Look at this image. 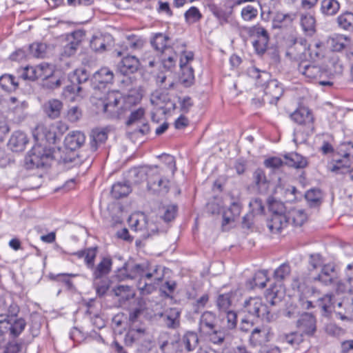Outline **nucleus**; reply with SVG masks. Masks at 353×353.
I'll return each mask as SVG.
<instances>
[{"label": "nucleus", "instance_id": "nucleus-31", "mask_svg": "<svg viewBox=\"0 0 353 353\" xmlns=\"http://www.w3.org/2000/svg\"><path fill=\"white\" fill-rule=\"evenodd\" d=\"M253 183L260 193H266L268 188L270 181L268 180L265 173L261 168L256 169L252 174Z\"/></svg>", "mask_w": 353, "mask_h": 353}, {"label": "nucleus", "instance_id": "nucleus-13", "mask_svg": "<svg viewBox=\"0 0 353 353\" xmlns=\"http://www.w3.org/2000/svg\"><path fill=\"white\" fill-rule=\"evenodd\" d=\"M329 48L333 52H341L346 50L347 57L353 56V48L351 47V39L342 34H333L327 40Z\"/></svg>", "mask_w": 353, "mask_h": 353}, {"label": "nucleus", "instance_id": "nucleus-50", "mask_svg": "<svg viewBox=\"0 0 353 353\" xmlns=\"http://www.w3.org/2000/svg\"><path fill=\"white\" fill-rule=\"evenodd\" d=\"M184 17L187 23L192 24L198 22L202 18L203 15L196 7L192 6L185 12Z\"/></svg>", "mask_w": 353, "mask_h": 353}, {"label": "nucleus", "instance_id": "nucleus-16", "mask_svg": "<svg viewBox=\"0 0 353 353\" xmlns=\"http://www.w3.org/2000/svg\"><path fill=\"white\" fill-rule=\"evenodd\" d=\"M121 99V97L118 92H112L108 94V102L103 104V111L109 117L119 118L123 113Z\"/></svg>", "mask_w": 353, "mask_h": 353}, {"label": "nucleus", "instance_id": "nucleus-3", "mask_svg": "<svg viewBox=\"0 0 353 353\" xmlns=\"http://www.w3.org/2000/svg\"><path fill=\"white\" fill-rule=\"evenodd\" d=\"M283 203L272 201L269 203L270 217L267 219V227L272 234H279L289 225V218L284 212Z\"/></svg>", "mask_w": 353, "mask_h": 353}, {"label": "nucleus", "instance_id": "nucleus-58", "mask_svg": "<svg viewBox=\"0 0 353 353\" xmlns=\"http://www.w3.org/2000/svg\"><path fill=\"white\" fill-rule=\"evenodd\" d=\"M74 78L79 84L77 88V92H80L82 90H83V87L81 86L80 85L87 82L89 79V74L87 73V71L85 69L77 70L74 72Z\"/></svg>", "mask_w": 353, "mask_h": 353}, {"label": "nucleus", "instance_id": "nucleus-23", "mask_svg": "<svg viewBox=\"0 0 353 353\" xmlns=\"http://www.w3.org/2000/svg\"><path fill=\"white\" fill-rule=\"evenodd\" d=\"M335 313L341 320H353V300L344 299L336 304Z\"/></svg>", "mask_w": 353, "mask_h": 353}, {"label": "nucleus", "instance_id": "nucleus-11", "mask_svg": "<svg viewBox=\"0 0 353 353\" xmlns=\"http://www.w3.org/2000/svg\"><path fill=\"white\" fill-rule=\"evenodd\" d=\"M26 322L23 318L11 316L8 319L0 314V335L9 333L11 336H18L25 329Z\"/></svg>", "mask_w": 353, "mask_h": 353}, {"label": "nucleus", "instance_id": "nucleus-21", "mask_svg": "<svg viewBox=\"0 0 353 353\" xmlns=\"http://www.w3.org/2000/svg\"><path fill=\"white\" fill-rule=\"evenodd\" d=\"M63 108V104L62 101L57 99H49L42 105L44 114L50 119L59 118Z\"/></svg>", "mask_w": 353, "mask_h": 353}, {"label": "nucleus", "instance_id": "nucleus-36", "mask_svg": "<svg viewBox=\"0 0 353 353\" xmlns=\"http://www.w3.org/2000/svg\"><path fill=\"white\" fill-rule=\"evenodd\" d=\"M329 170L336 174H350L353 169L350 168V162L348 158L335 160L334 163L329 167Z\"/></svg>", "mask_w": 353, "mask_h": 353}, {"label": "nucleus", "instance_id": "nucleus-20", "mask_svg": "<svg viewBox=\"0 0 353 353\" xmlns=\"http://www.w3.org/2000/svg\"><path fill=\"white\" fill-rule=\"evenodd\" d=\"M310 278L304 274L299 275L293 278L291 288L299 293V296H307L311 292L310 288Z\"/></svg>", "mask_w": 353, "mask_h": 353}, {"label": "nucleus", "instance_id": "nucleus-52", "mask_svg": "<svg viewBox=\"0 0 353 353\" xmlns=\"http://www.w3.org/2000/svg\"><path fill=\"white\" fill-rule=\"evenodd\" d=\"M18 82L15 81V77L11 74H3L0 77V85L6 90H10L12 89H16L18 87Z\"/></svg>", "mask_w": 353, "mask_h": 353}, {"label": "nucleus", "instance_id": "nucleus-63", "mask_svg": "<svg viewBox=\"0 0 353 353\" xmlns=\"http://www.w3.org/2000/svg\"><path fill=\"white\" fill-rule=\"evenodd\" d=\"M284 339L287 343L290 344L292 347L299 345L303 340V334L296 332L286 334Z\"/></svg>", "mask_w": 353, "mask_h": 353}, {"label": "nucleus", "instance_id": "nucleus-38", "mask_svg": "<svg viewBox=\"0 0 353 353\" xmlns=\"http://www.w3.org/2000/svg\"><path fill=\"white\" fill-rule=\"evenodd\" d=\"M112 291L116 296L119 297L120 302H125L135 296L134 290L128 285H117Z\"/></svg>", "mask_w": 353, "mask_h": 353}, {"label": "nucleus", "instance_id": "nucleus-12", "mask_svg": "<svg viewBox=\"0 0 353 353\" xmlns=\"http://www.w3.org/2000/svg\"><path fill=\"white\" fill-rule=\"evenodd\" d=\"M271 14H272V28L274 29L281 28L283 26H287L291 24L293 21L296 19L297 17V14L296 12H272L270 10H269L267 13L262 10L261 16L263 20L269 21L271 18Z\"/></svg>", "mask_w": 353, "mask_h": 353}, {"label": "nucleus", "instance_id": "nucleus-6", "mask_svg": "<svg viewBox=\"0 0 353 353\" xmlns=\"http://www.w3.org/2000/svg\"><path fill=\"white\" fill-rule=\"evenodd\" d=\"M157 272V269L154 268L152 272H150V267L148 263H143L141 264H134L131 267L130 272L125 276L127 278L133 279L137 276H140L141 279L138 283V288L142 294H150L154 289V285L150 283H148L143 279H150L154 273Z\"/></svg>", "mask_w": 353, "mask_h": 353}, {"label": "nucleus", "instance_id": "nucleus-48", "mask_svg": "<svg viewBox=\"0 0 353 353\" xmlns=\"http://www.w3.org/2000/svg\"><path fill=\"white\" fill-rule=\"evenodd\" d=\"M289 218V223L290 221L294 226H301L307 220V215L302 210H294L287 214Z\"/></svg>", "mask_w": 353, "mask_h": 353}, {"label": "nucleus", "instance_id": "nucleus-4", "mask_svg": "<svg viewBox=\"0 0 353 353\" xmlns=\"http://www.w3.org/2000/svg\"><path fill=\"white\" fill-rule=\"evenodd\" d=\"M269 77L270 75L268 72H262L256 77V83L259 86L264 87L263 101L264 103L268 102L270 104H274L276 103L282 96L283 88L281 84L276 79H270L265 83Z\"/></svg>", "mask_w": 353, "mask_h": 353}, {"label": "nucleus", "instance_id": "nucleus-45", "mask_svg": "<svg viewBox=\"0 0 353 353\" xmlns=\"http://www.w3.org/2000/svg\"><path fill=\"white\" fill-rule=\"evenodd\" d=\"M337 23L341 28L347 31H352L353 13L351 12H345L340 14L337 17Z\"/></svg>", "mask_w": 353, "mask_h": 353}, {"label": "nucleus", "instance_id": "nucleus-18", "mask_svg": "<svg viewBox=\"0 0 353 353\" xmlns=\"http://www.w3.org/2000/svg\"><path fill=\"white\" fill-rule=\"evenodd\" d=\"M299 330L307 336H313L316 330V320L310 313H303L296 322Z\"/></svg>", "mask_w": 353, "mask_h": 353}, {"label": "nucleus", "instance_id": "nucleus-5", "mask_svg": "<svg viewBox=\"0 0 353 353\" xmlns=\"http://www.w3.org/2000/svg\"><path fill=\"white\" fill-rule=\"evenodd\" d=\"M243 312L268 323L272 322L276 319L275 314L268 309L266 305L262 303L261 299L259 297H250L246 299L243 303Z\"/></svg>", "mask_w": 353, "mask_h": 353}, {"label": "nucleus", "instance_id": "nucleus-29", "mask_svg": "<svg viewBox=\"0 0 353 353\" xmlns=\"http://www.w3.org/2000/svg\"><path fill=\"white\" fill-rule=\"evenodd\" d=\"M336 290L341 293H353V263L347 265L345 278L343 281L337 283Z\"/></svg>", "mask_w": 353, "mask_h": 353}, {"label": "nucleus", "instance_id": "nucleus-39", "mask_svg": "<svg viewBox=\"0 0 353 353\" xmlns=\"http://www.w3.org/2000/svg\"><path fill=\"white\" fill-rule=\"evenodd\" d=\"M150 101L152 104L163 109L165 105L170 101V99L166 92L161 90H157L152 93Z\"/></svg>", "mask_w": 353, "mask_h": 353}, {"label": "nucleus", "instance_id": "nucleus-25", "mask_svg": "<svg viewBox=\"0 0 353 353\" xmlns=\"http://www.w3.org/2000/svg\"><path fill=\"white\" fill-rule=\"evenodd\" d=\"M216 327V316L210 311L204 312L199 319V329L200 332L206 333Z\"/></svg>", "mask_w": 353, "mask_h": 353}, {"label": "nucleus", "instance_id": "nucleus-10", "mask_svg": "<svg viewBox=\"0 0 353 353\" xmlns=\"http://www.w3.org/2000/svg\"><path fill=\"white\" fill-rule=\"evenodd\" d=\"M248 35L253 38L252 46L257 54H263L268 48L270 40L267 30L259 23L247 28Z\"/></svg>", "mask_w": 353, "mask_h": 353}, {"label": "nucleus", "instance_id": "nucleus-51", "mask_svg": "<svg viewBox=\"0 0 353 353\" xmlns=\"http://www.w3.org/2000/svg\"><path fill=\"white\" fill-rule=\"evenodd\" d=\"M268 281L267 278V274L264 271H260L256 272L252 280L249 281V283L251 285V288L254 287H259L260 288H263L266 286V282Z\"/></svg>", "mask_w": 353, "mask_h": 353}, {"label": "nucleus", "instance_id": "nucleus-30", "mask_svg": "<svg viewBox=\"0 0 353 353\" xmlns=\"http://www.w3.org/2000/svg\"><path fill=\"white\" fill-rule=\"evenodd\" d=\"M333 297L332 294H327L318 299L316 306L321 310L322 315L328 316L333 310L335 311L336 305H334Z\"/></svg>", "mask_w": 353, "mask_h": 353}, {"label": "nucleus", "instance_id": "nucleus-53", "mask_svg": "<svg viewBox=\"0 0 353 353\" xmlns=\"http://www.w3.org/2000/svg\"><path fill=\"white\" fill-rule=\"evenodd\" d=\"M232 303L231 294H219L216 299V307L220 311L227 312Z\"/></svg>", "mask_w": 353, "mask_h": 353}, {"label": "nucleus", "instance_id": "nucleus-60", "mask_svg": "<svg viewBox=\"0 0 353 353\" xmlns=\"http://www.w3.org/2000/svg\"><path fill=\"white\" fill-rule=\"evenodd\" d=\"M172 52H165L162 54V63L165 68L168 70L171 69L175 65L177 60V55L176 54H170Z\"/></svg>", "mask_w": 353, "mask_h": 353}, {"label": "nucleus", "instance_id": "nucleus-17", "mask_svg": "<svg viewBox=\"0 0 353 353\" xmlns=\"http://www.w3.org/2000/svg\"><path fill=\"white\" fill-rule=\"evenodd\" d=\"M297 70L308 81L321 77L325 72L320 65L312 63L308 61H301L298 64Z\"/></svg>", "mask_w": 353, "mask_h": 353}, {"label": "nucleus", "instance_id": "nucleus-62", "mask_svg": "<svg viewBox=\"0 0 353 353\" xmlns=\"http://www.w3.org/2000/svg\"><path fill=\"white\" fill-rule=\"evenodd\" d=\"M97 248H90L85 249V262L87 267L90 269L94 268V259L97 256Z\"/></svg>", "mask_w": 353, "mask_h": 353}, {"label": "nucleus", "instance_id": "nucleus-14", "mask_svg": "<svg viewBox=\"0 0 353 353\" xmlns=\"http://www.w3.org/2000/svg\"><path fill=\"white\" fill-rule=\"evenodd\" d=\"M114 74L107 68L103 67L95 72L91 79V86L94 90L105 89L106 85L113 83Z\"/></svg>", "mask_w": 353, "mask_h": 353}, {"label": "nucleus", "instance_id": "nucleus-32", "mask_svg": "<svg viewBox=\"0 0 353 353\" xmlns=\"http://www.w3.org/2000/svg\"><path fill=\"white\" fill-rule=\"evenodd\" d=\"M179 341L181 347L186 351L192 352L197 348L199 339L196 332L188 331L183 335Z\"/></svg>", "mask_w": 353, "mask_h": 353}, {"label": "nucleus", "instance_id": "nucleus-49", "mask_svg": "<svg viewBox=\"0 0 353 353\" xmlns=\"http://www.w3.org/2000/svg\"><path fill=\"white\" fill-rule=\"evenodd\" d=\"M208 337V340L215 345H221L223 343L226 333L223 330H216V327L214 330H210L205 333Z\"/></svg>", "mask_w": 353, "mask_h": 353}, {"label": "nucleus", "instance_id": "nucleus-7", "mask_svg": "<svg viewBox=\"0 0 353 353\" xmlns=\"http://www.w3.org/2000/svg\"><path fill=\"white\" fill-rule=\"evenodd\" d=\"M130 228L139 232L140 237L146 239L158 231L157 226L153 222H149L143 213H137L131 215L128 219Z\"/></svg>", "mask_w": 353, "mask_h": 353}, {"label": "nucleus", "instance_id": "nucleus-37", "mask_svg": "<svg viewBox=\"0 0 353 353\" xmlns=\"http://www.w3.org/2000/svg\"><path fill=\"white\" fill-rule=\"evenodd\" d=\"M112 260L105 257L94 269L93 276L94 280H99L108 274L111 270Z\"/></svg>", "mask_w": 353, "mask_h": 353}, {"label": "nucleus", "instance_id": "nucleus-46", "mask_svg": "<svg viewBox=\"0 0 353 353\" xmlns=\"http://www.w3.org/2000/svg\"><path fill=\"white\" fill-rule=\"evenodd\" d=\"M268 334L267 331L265 329L256 327L251 333L250 336V345L253 347L261 345L264 341L265 338Z\"/></svg>", "mask_w": 353, "mask_h": 353}, {"label": "nucleus", "instance_id": "nucleus-26", "mask_svg": "<svg viewBox=\"0 0 353 353\" xmlns=\"http://www.w3.org/2000/svg\"><path fill=\"white\" fill-rule=\"evenodd\" d=\"M108 130L107 128L93 129L90 133V149L96 151L98 148L103 144L108 139Z\"/></svg>", "mask_w": 353, "mask_h": 353}, {"label": "nucleus", "instance_id": "nucleus-61", "mask_svg": "<svg viewBox=\"0 0 353 353\" xmlns=\"http://www.w3.org/2000/svg\"><path fill=\"white\" fill-rule=\"evenodd\" d=\"M110 281L107 279H102L101 281L94 280V285L95 286L96 292L99 296H103L110 288Z\"/></svg>", "mask_w": 353, "mask_h": 353}, {"label": "nucleus", "instance_id": "nucleus-43", "mask_svg": "<svg viewBox=\"0 0 353 353\" xmlns=\"http://www.w3.org/2000/svg\"><path fill=\"white\" fill-rule=\"evenodd\" d=\"M301 25L303 31L310 36L316 32V21L310 14H302L301 17Z\"/></svg>", "mask_w": 353, "mask_h": 353}, {"label": "nucleus", "instance_id": "nucleus-19", "mask_svg": "<svg viewBox=\"0 0 353 353\" xmlns=\"http://www.w3.org/2000/svg\"><path fill=\"white\" fill-rule=\"evenodd\" d=\"M85 141V136L81 131H72L69 132L64 139L65 150H77L81 148Z\"/></svg>", "mask_w": 353, "mask_h": 353}, {"label": "nucleus", "instance_id": "nucleus-15", "mask_svg": "<svg viewBox=\"0 0 353 353\" xmlns=\"http://www.w3.org/2000/svg\"><path fill=\"white\" fill-rule=\"evenodd\" d=\"M291 119L299 125H304L307 132H313L314 117L311 110L306 107H300L290 115Z\"/></svg>", "mask_w": 353, "mask_h": 353}, {"label": "nucleus", "instance_id": "nucleus-55", "mask_svg": "<svg viewBox=\"0 0 353 353\" xmlns=\"http://www.w3.org/2000/svg\"><path fill=\"white\" fill-rule=\"evenodd\" d=\"M291 272V268L288 263H284L276 268L274 272V277L276 281H281L286 279Z\"/></svg>", "mask_w": 353, "mask_h": 353}, {"label": "nucleus", "instance_id": "nucleus-47", "mask_svg": "<svg viewBox=\"0 0 353 353\" xmlns=\"http://www.w3.org/2000/svg\"><path fill=\"white\" fill-rule=\"evenodd\" d=\"M340 8V4L336 0H323L321 10L323 14L328 16L335 14Z\"/></svg>", "mask_w": 353, "mask_h": 353}, {"label": "nucleus", "instance_id": "nucleus-2", "mask_svg": "<svg viewBox=\"0 0 353 353\" xmlns=\"http://www.w3.org/2000/svg\"><path fill=\"white\" fill-rule=\"evenodd\" d=\"M124 343L127 347L135 345L142 352L150 351L153 346L152 335L144 325L130 327L125 335Z\"/></svg>", "mask_w": 353, "mask_h": 353}, {"label": "nucleus", "instance_id": "nucleus-34", "mask_svg": "<svg viewBox=\"0 0 353 353\" xmlns=\"http://www.w3.org/2000/svg\"><path fill=\"white\" fill-rule=\"evenodd\" d=\"M48 65L41 64L36 67L28 66L25 68L24 72L22 74V77L24 79L36 80L38 79L43 78V74L46 70L48 69Z\"/></svg>", "mask_w": 353, "mask_h": 353}, {"label": "nucleus", "instance_id": "nucleus-44", "mask_svg": "<svg viewBox=\"0 0 353 353\" xmlns=\"http://www.w3.org/2000/svg\"><path fill=\"white\" fill-rule=\"evenodd\" d=\"M42 85L44 88L49 90H54L58 88L62 84V80L61 78H57L54 75H51V71L49 74L46 72L43 74Z\"/></svg>", "mask_w": 353, "mask_h": 353}, {"label": "nucleus", "instance_id": "nucleus-28", "mask_svg": "<svg viewBox=\"0 0 353 353\" xmlns=\"http://www.w3.org/2000/svg\"><path fill=\"white\" fill-rule=\"evenodd\" d=\"M28 139L25 133L21 131L13 132L8 141V146L13 152H21L25 148Z\"/></svg>", "mask_w": 353, "mask_h": 353}, {"label": "nucleus", "instance_id": "nucleus-42", "mask_svg": "<svg viewBox=\"0 0 353 353\" xmlns=\"http://www.w3.org/2000/svg\"><path fill=\"white\" fill-rule=\"evenodd\" d=\"M259 7L260 5L257 2L244 6L241 12V16L243 20L245 21H252L254 20L258 16V8Z\"/></svg>", "mask_w": 353, "mask_h": 353}, {"label": "nucleus", "instance_id": "nucleus-57", "mask_svg": "<svg viewBox=\"0 0 353 353\" xmlns=\"http://www.w3.org/2000/svg\"><path fill=\"white\" fill-rule=\"evenodd\" d=\"M125 44L127 49L129 48L132 50H137L143 46V42L139 37L131 34L126 37Z\"/></svg>", "mask_w": 353, "mask_h": 353}, {"label": "nucleus", "instance_id": "nucleus-8", "mask_svg": "<svg viewBox=\"0 0 353 353\" xmlns=\"http://www.w3.org/2000/svg\"><path fill=\"white\" fill-rule=\"evenodd\" d=\"M52 159L50 150L41 145H35L26 157L28 168H41L48 165Z\"/></svg>", "mask_w": 353, "mask_h": 353}, {"label": "nucleus", "instance_id": "nucleus-54", "mask_svg": "<svg viewBox=\"0 0 353 353\" xmlns=\"http://www.w3.org/2000/svg\"><path fill=\"white\" fill-rule=\"evenodd\" d=\"M210 10L212 14L217 18L221 26H223L224 24L229 22V18L230 17V13L226 12L225 10L214 5L210 6Z\"/></svg>", "mask_w": 353, "mask_h": 353}, {"label": "nucleus", "instance_id": "nucleus-41", "mask_svg": "<svg viewBox=\"0 0 353 353\" xmlns=\"http://www.w3.org/2000/svg\"><path fill=\"white\" fill-rule=\"evenodd\" d=\"M84 160L85 159H83L76 150H65L61 156L59 161L64 164L72 163V165H81Z\"/></svg>", "mask_w": 353, "mask_h": 353}, {"label": "nucleus", "instance_id": "nucleus-56", "mask_svg": "<svg viewBox=\"0 0 353 353\" xmlns=\"http://www.w3.org/2000/svg\"><path fill=\"white\" fill-rule=\"evenodd\" d=\"M181 80L183 84L186 87H189L192 85L194 80L193 68L192 67L183 68V69H181Z\"/></svg>", "mask_w": 353, "mask_h": 353}, {"label": "nucleus", "instance_id": "nucleus-35", "mask_svg": "<svg viewBox=\"0 0 353 353\" xmlns=\"http://www.w3.org/2000/svg\"><path fill=\"white\" fill-rule=\"evenodd\" d=\"M284 158L286 160L285 163L288 166L293 167L296 169L304 168L308 163L305 157L296 152L287 154L284 155Z\"/></svg>", "mask_w": 353, "mask_h": 353}, {"label": "nucleus", "instance_id": "nucleus-64", "mask_svg": "<svg viewBox=\"0 0 353 353\" xmlns=\"http://www.w3.org/2000/svg\"><path fill=\"white\" fill-rule=\"evenodd\" d=\"M339 154L343 158L353 157V143L351 141L342 143L339 148Z\"/></svg>", "mask_w": 353, "mask_h": 353}, {"label": "nucleus", "instance_id": "nucleus-33", "mask_svg": "<svg viewBox=\"0 0 353 353\" xmlns=\"http://www.w3.org/2000/svg\"><path fill=\"white\" fill-rule=\"evenodd\" d=\"M169 37L162 33L156 34L151 40V45L158 52L165 54V52H172L168 45Z\"/></svg>", "mask_w": 353, "mask_h": 353}, {"label": "nucleus", "instance_id": "nucleus-9", "mask_svg": "<svg viewBox=\"0 0 353 353\" xmlns=\"http://www.w3.org/2000/svg\"><path fill=\"white\" fill-rule=\"evenodd\" d=\"M145 110L143 108H139L132 111L126 121L128 128V134L130 136L148 134L150 132V127L144 118Z\"/></svg>", "mask_w": 353, "mask_h": 353}, {"label": "nucleus", "instance_id": "nucleus-1", "mask_svg": "<svg viewBox=\"0 0 353 353\" xmlns=\"http://www.w3.org/2000/svg\"><path fill=\"white\" fill-rule=\"evenodd\" d=\"M138 178L135 182L147 181L148 190L154 193H166L168 192L169 181L163 178L162 168L157 165L143 166L133 170Z\"/></svg>", "mask_w": 353, "mask_h": 353}, {"label": "nucleus", "instance_id": "nucleus-40", "mask_svg": "<svg viewBox=\"0 0 353 353\" xmlns=\"http://www.w3.org/2000/svg\"><path fill=\"white\" fill-rule=\"evenodd\" d=\"M131 192L128 182H118L112 187L111 194L116 199L128 196Z\"/></svg>", "mask_w": 353, "mask_h": 353}, {"label": "nucleus", "instance_id": "nucleus-27", "mask_svg": "<svg viewBox=\"0 0 353 353\" xmlns=\"http://www.w3.org/2000/svg\"><path fill=\"white\" fill-rule=\"evenodd\" d=\"M139 65V59L134 56H127L122 59L118 65L121 73L124 75L133 73L137 70Z\"/></svg>", "mask_w": 353, "mask_h": 353}, {"label": "nucleus", "instance_id": "nucleus-59", "mask_svg": "<svg viewBox=\"0 0 353 353\" xmlns=\"http://www.w3.org/2000/svg\"><path fill=\"white\" fill-rule=\"evenodd\" d=\"M90 46L94 52H103L105 50V39L101 36H94L90 41Z\"/></svg>", "mask_w": 353, "mask_h": 353}, {"label": "nucleus", "instance_id": "nucleus-24", "mask_svg": "<svg viewBox=\"0 0 353 353\" xmlns=\"http://www.w3.org/2000/svg\"><path fill=\"white\" fill-rule=\"evenodd\" d=\"M336 272L334 264H326L321 268V273L312 279L314 281H319L327 285L334 282L336 278Z\"/></svg>", "mask_w": 353, "mask_h": 353}, {"label": "nucleus", "instance_id": "nucleus-22", "mask_svg": "<svg viewBox=\"0 0 353 353\" xmlns=\"http://www.w3.org/2000/svg\"><path fill=\"white\" fill-rule=\"evenodd\" d=\"M180 315L181 312L176 307L169 308L159 314V316L163 319L166 327L170 329H176L179 327Z\"/></svg>", "mask_w": 353, "mask_h": 353}]
</instances>
